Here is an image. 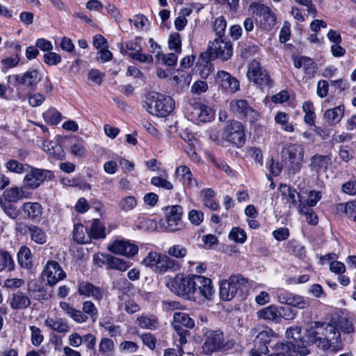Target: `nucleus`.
Masks as SVG:
<instances>
[{
  "label": "nucleus",
  "mask_w": 356,
  "mask_h": 356,
  "mask_svg": "<svg viewBox=\"0 0 356 356\" xmlns=\"http://www.w3.org/2000/svg\"><path fill=\"white\" fill-rule=\"evenodd\" d=\"M334 318L329 323L321 321H311L306 328L307 344H313L318 348L327 350L332 349L339 350L343 344L341 334L336 332Z\"/></svg>",
  "instance_id": "nucleus-1"
},
{
  "label": "nucleus",
  "mask_w": 356,
  "mask_h": 356,
  "mask_svg": "<svg viewBox=\"0 0 356 356\" xmlns=\"http://www.w3.org/2000/svg\"><path fill=\"white\" fill-rule=\"evenodd\" d=\"M143 107L152 115L165 117L174 110L175 102L170 97L152 92L147 95Z\"/></svg>",
  "instance_id": "nucleus-2"
},
{
  "label": "nucleus",
  "mask_w": 356,
  "mask_h": 356,
  "mask_svg": "<svg viewBox=\"0 0 356 356\" xmlns=\"http://www.w3.org/2000/svg\"><path fill=\"white\" fill-rule=\"evenodd\" d=\"M249 287L248 280L241 275H234L228 280H222L220 284V296L222 300H232L238 291H247Z\"/></svg>",
  "instance_id": "nucleus-3"
},
{
  "label": "nucleus",
  "mask_w": 356,
  "mask_h": 356,
  "mask_svg": "<svg viewBox=\"0 0 356 356\" xmlns=\"http://www.w3.org/2000/svg\"><path fill=\"white\" fill-rule=\"evenodd\" d=\"M205 335L203 349L208 354L218 350H229L234 345V341L225 338L220 330H209Z\"/></svg>",
  "instance_id": "nucleus-4"
},
{
  "label": "nucleus",
  "mask_w": 356,
  "mask_h": 356,
  "mask_svg": "<svg viewBox=\"0 0 356 356\" xmlns=\"http://www.w3.org/2000/svg\"><path fill=\"white\" fill-rule=\"evenodd\" d=\"M222 138L236 147H241L245 143V128L237 120L228 121L223 129Z\"/></svg>",
  "instance_id": "nucleus-5"
},
{
  "label": "nucleus",
  "mask_w": 356,
  "mask_h": 356,
  "mask_svg": "<svg viewBox=\"0 0 356 356\" xmlns=\"http://www.w3.org/2000/svg\"><path fill=\"white\" fill-rule=\"evenodd\" d=\"M192 275H184L183 274H177L167 284L169 289L177 296L186 300H192Z\"/></svg>",
  "instance_id": "nucleus-6"
},
{
  "label": "nucleus",
  "mask_w": 356,
  "mask_h": 356,
  "mask_svg": "<svg viewBox=\"0 0 356 356\" xmlns=\"http://www.w3.org/2000/svg\"><path fill=\"white\" fill-rule=\"evenodd\" d=\"M204 53L211 59L227 60L232 56V46L227 38L217 37L210 42L207 51Z\"/></svg>",
  "instance_id": "nucleus-7"
},
{
  "label": "nucleus",
  "mask_w": 356,
  "mask_h": 356,
  "mask_svg": "<svg viewBox=\"0 0 356 356\" xmlns=\"http://www.w3.org/2000/svg\"><path fill=\"white\" fill-rule=\"evenodd\" d=\"M247 77L260 88H269L273 83L267 70L261 66L260 63L255 60L250 62L248 65Z\"/></svg>",
  "instance_id": "nucleus-8"
},
{
  "label": "nucleus",
  "mask_w": 356,
  "mask_h": 356,
  "mask_svg": "<svg viewBox=\"0 0 356 356\" xmlns=\"http://www.w3.org/2000/svg\"><path fill=\"white\" fill-rule=\"evenodd\" d=\"M191 300L203 298L210 300L213 294L212 281L204 276L193 275Z\"/></svg>",
  "instance_id": "nucleus-9"
},
{
  "label": "nucleus",
  "mask_w": 356,
  "mask_h": 356,
  "mask_svg": "<svg viewBox=\"0 0 356 356\" xmlns=\"http://www.w3.org/2000/svg\"><path fill=\"white\" fill-rule=\"evenodd\" d=\"M250 8L257 17V24L261 29L270 31L275 25L276 16L268 6L254 1Z\"/></svg>",
  "instance_id": "nucleus-10"
},
{
  "label": "nucleus",
  "mask_w": 356,
  "mask_h": 356,
  "mask_svg": "<svg viewBox=\"0 0 356 356\" xmlns=\"http://www.w3.org/2000/svg\"><path fill=\"white\" fill-rule=\"evenodd\" d=\"M165 218L161 224L167 232H175L183 228V209L179 205H172L164 209Z\"/></svg>",
  "instance_id": "nucleus-11"
},
{
  "label": "nucleus",
  "mask_w": 356,
  "mask_h": 356,
  "mask_svg": "<svg viewBox=\"0 0 356 356\" xmlns=\"http://www.w3.org/2000/svg\"><path fill=\"white\" fill-rule=\"evenodd\" d=\"M286 337L289 340L290 349L300 355H306L309 353L307 340H304L301 334V329L298 326L291 327L286 331Z\"/></svg>",
  "instance_id": "nucleus-12"
},
{
  "label": "nucleus",
  "mask_w": 356,
  "mask_h": 356,
  "mask_svg": "<svg viewBox=\"0 0 356 356\" xmlns=\"http://www.w3.org/2000/svg\"><path fill=\"white\" fill-rule=\"evenodd\" d=\"M31 170L25 175L23 179L24 187L29 189L38 188L46 179H51L53 172L50 170H42L31 167Z\"/></svg>",
  "instance_id": "nucleus-13"
},
{
  "label": "nucleus",
  "mask_w": 356,
  "mask_h": 356,
  "mask_svg": "<svg viewBox=\"0 0 356 356\" xmlns=\"http://www.w3.org/2000/svg\"><path fill=\"white\" fill-rule=\"evenodd\" d=\"M42 276L49 286H54L66 277V273L57 261L49 260L42 272Z\"/></svg>",
  "instance_id": "nucleus-14"
},
{
  "label": "nucleus",
  "mask_w": 356,
  "mask_h": 356,
  "mask_svg": "<svg viewBox=\"0 0 356 356\" xmlns=\"http://www.w3.org/2000/svg\"><path fill=\"white\" fill-rule=\"evenodd\" d=\"M107 249L115 254L123 255L128 258L133 257L138 253V246L129 240L115 239L110 243Z\"/></svg>",
  "instance_id": "nucleus-15"
},
{
  "label": "nucleus",
  "mask_w": 356,
  "mask_h": 356,
  "mask_svg": "<svg viewBox=\"0 0 356 356\" xmlns=\"http://www.w3.org/2000/svg\"><path fill=\"white\" fill-rule=\"evenodd\" d=\"M286 149L288 154V161L293 172H298L302 165L305 150L302 145L297 143H289Z\"/></svg>",
  "instance_id": "nucleus-16"
},
{
  "label": "nucleus",
  "mask_w": 356,
  "mask_h": 356,
  "mask_svg": "<svg viewBox=\"0 0 356 356\" xmlns=\"http://www.w3.org/2000/svg\"><path fill=\"white\" fill-rule=\"evenodd\" d=\"M229 108L234 113L245 118L250 122L258 120L259 118V113L251 107L248 102L244 99L231 101Z\"/></svg>",
  "instance_id": "nucleus-17"
},
{
  "label": "nucleus",
  "mask_w": 356,
  "mask_h": 356,
  "mask_svg": "<svg viewBox=\"0 0 356 356\" xmlns=\"http://www.w3.org/2000/svg\"><path fill=\"white\" fill-rule=\"evenodd\" d=\"M191 120L197 122H207L214 118V111L210 107L200 102H195L188 108Z\"/></svg>",
  "instance_id": "nucleus-18"
},
{
  "label": "nucleus",
  "mask_w": 356,
  "mask_h": 356,
  "mask_svg": "<svg viewBox=\"0 0 356 356\" xmlns=\"http://www.w3.org/2000/svg\"><path fill=\"white\" fill-rule=\"evenodd\" d=\"M215 81L225 91L234 93L239 90V81L226 71L220 70L215 76Z\"/></svg>",
  "instance_id": "nucleus-19"
},
{
  "label": "nucleus",
  "mask_w": 356,
  "mask_h": 356,
  "mask_svg": "<svg viewBox=\"0 0 356 356\" xmlns=\"http://www.w3.org/2000/svg\"><path fill=\"white\" fill-rule=\"evenodd\" d=\"M78 293L80 296L85 297H92L95 300H102L105 292L103 289L95 286L88 282H81L78 285Z\"/></svg>",
  "instance_id": "nucleus-20"
},
{
  "label": "nucleus",
  "mask_w": 356,
  "mask_h": 356,
  "mask_svg": "<svg viewBox=\"0 0 356 356\" xmlns=\"http://www.w3.org/2000/svg\"><path fill=\"white\" fill-rule=\"evenodd\" d=\"M31 197V193L26 192L24 186H14L5 190L0 200L8 202L15 203L23 199H28Z\"/></svg>",
  "instance_id": "nucleus-21"
},
{
  "label": "nucleus",
  "mask_w": 356,
  "mask_h": 356,
  "mask_svg": "<svg viewBox=\"0 0 356 356\" xmlns=\"http://www.w3.org/2000/svg\"><path fill=\"white\" fill-rule=\"evenodd\" d=\"M8 303L13 309L24 310L29 307L31 300L28 295L21 291H17L11 294Z\"/></svg>",
  "instance_id": "nucleus-22"
},
{
  "label": "nucleus",
  "mask_w": 356,
  "mask_h": 356,
  "mask_svg": "<svg viewBox=\"0 0 356 356\" xmlns=\"http://www.w3.org/2000/svg\"><path fill=\"white\" fill-rule=\"evenodd\" d=\"M330 163L331 157L330 155L316 154L311 157L309 167L312 170L317 173L325 172Z\"/></svg>",
  "instance_id": "nucleus-23"
},
{
  "label": "nucleus",
  "mask_w": 356,
  "mask_h": 356,
  "mask_svg": "<svg viewBox=\"0 0 356 356\" xmlns=\"http://www.w3.org/2000/svg\"><path fill=\"white\" fill-rule=\"evenodd\" d=\"M280 192L282 195V200L289 204V207H298V200L300 199V194L293 188L286 184H281Z\"/></svg>",
  "instance_id": "nucleus-24"
},
{
  "label": "nucleus",
  "mask_w": 356,
  "mask_h": 356,
  "mask_svg": "<svg viewBox=\"0 0 356 356\" xmlns=\"http://www.w3.org/2000/svg\"><path fill=\"white\" fill-rule=\"evenodd\" d=\"M174 330L183 329V327L192 329L195 327V321L191 318L188 314L181 312H175L173 314V322L172 323Z\"/></svg>",
  "instance_id": "nucleus-25"
},
{
  "label": "nucleus",
  "mask_w": 356,
  "mask_h": 356,
  "mask_svg": "<svg viewBox=\"0 0 356 356\" xmlns=\"http://www.w3.org/2000/svg\"><path fill=\"white\" fill-rule=\"evenodd\" d=\"M27 291L30 296L36 300L47 299V293L44 286L36 280H32L29 282Z\"/></svg>",
  "instance_id": "nucleus-26"
},
{
  "label": "nucleus",
  "mask_w": 356,
  "mask_h": 356,
  "mask_svg": "<svg viewBox=\"0 0 356 356\" xmlns=\"http://www.w3.org/2000/svg\"><path fill=\"white\" fill-rule=\"evenodd\" d=\"M41 80L42 76L39 72L36 70L30 69L22 75L21 85L31 90H35Z\"/></svg>",
  "instance_id": "nucleus-27"
},
{
  "label": "nucleus",
  "mask_w": 356,
  "mask_h": 356,
  "mask_svg": "<svg viewBox=\"0 0 356 356\" xmlns=\"http://www.w3.org/2000/svg\"><path fill=\"white\" fill-rule=\"evenodd\" d=\"M21 210L25 217L31 220L39 218L42 213V207L38 202H25L22 205Z\"/></svg>",
  "instance_id": "nucleus-28"
},
{
  "label": "nucleus",
  "mask_w": 356,
  "mask_h": 356,
  "mask_svg": "<svg viewBox=\"0 0 356 356\" xmlns=\"http://www.w3.org/2000/svg\"><path fill=\"white\" fill-rule=\"evenodd\" d=\"M179 263L170 258L169 255L160 254L156 272L164 273L169 270L176 271L179 269Z\"/></svg>",
  "instance_id": "nucleus-29"
},
{
  "label": "nucleus",
  "mask_w": 356,
  "mask_h": 356,
  "mask_svg": "<svg viewBox=\"0 0 356 356\" xmlns=\"http://www.w3.org/2000/svg\"><path fill=\"white\" fill-rule=\"evenodd\" d=\"M257 316L259 318L264 319L265 321H273L275 323L280 322L278 307L273 305L259 310L257 312Z\"/></svg>",
  "instance_id": "nucleus-30"
},
{
  "label": "nucleus",
  "mask_w": 356,
  "mask_h": 356,
  "mask_svg": "<svg viewBox=\"0 0 356 356\" xmlns=\"http://www.w3.org/2000/svg\"><path fill=\"white\" fill-rule=\"evenodd\" d=\"M44 325L59 333H66L70 330L67 322L61 318L48 317L44 321Z\"/></svg>",
  "instance_id": "nucleus-31"
},
{
  "label": "nucleus",
  "mask_w": 356,
  "mask_h": 356,
  "mask_svg": "<svg viewBox=\"0 0 356 356\" xmlns=\"http://www.w3.org/2000/svg\"><path fill=\"white\" fill-rule=\"evenodd\" d=\"M344 113L343 106H338L325 111L324 118L330 125H335L342 119Z\"/></svg>",
  "instance_id": "nucleus-32"
},
{
  "label": "nucleus",
  "mask_w": 356,
  "mask_h": 356,
  "mask_svg": "<svg viewBox=\"0 0 356 356\" xmlns=\"http://www.w3.org/2000/svg\"><path fill=\"white\" fill-rule=\"evenodd\" d=\"M210 58L207 54H201L198 60L199 65V73L202 78L206 79L209 74L213 71L214 67L212 63L210 61Z\"/></svg>",
  "instance_id": "nucleus-33"
},
{
  "label": "nucleus",
  "mask_w": 356,
  "mask_h": 356,
  "mask_svg": "<svg viewBox=\"0 0 356 356\" xmlns=\"http://www.w3.org/2000/svg\"><path fill=\"white\" fill-rule=\"evenodd\" d=\"M73 238L78 243H88L91 241L90 232L86 227L81 224L74 225Z\"/></svg>",
  "instance_id": "nucleus-34"
},
{
  "label": "nucleus",
  "mask_w": 356,
  "mask_h": 356,
  "mask_svg": "<svg viewBox=\"0 0 356 356\" xmlns=\"http://www.w3.org/2000/svg\"><path fill=\"white\" fill-rule=\"evenodd\" d=\"M43 149L49 154L56 159H62L65 156V152L62 147L54 141H45L42 144Z\"/></svg>",
  "instance_id": "nucleus-35"
},
{
  "label": "nucleus",
  "mask_w": 356,
  "mask_h": 356,
  "mask_svg": "<svg viewBox=\"0 0 356 356\" xmlns=\"http://www.w3.org/2000/svg\"><path fill=\"white\" fill-rule=\"evenodd\" d=\"M18 263L24 268L29 269L33 266V259L31 250L26 246L21 247L18 254Z\"/></svg>",
  "instance_id": "nucleus-36"
},
{
  "label": "nucleus",
  "mask_w": 356,
  "mask_h": 356,
  "mask_svg": "<svg viewBox=\"0 0 356 356\" xmlns=\"http://www.w3.org/2000/svg\"><path fill=\"white\" fill-rule=\"evenodd\" d=\"M140 40V38H136L134 40L126 42L125 46L124 43L120 42L118 43L117 47L122 54H127L128 51L130 53H137L142 51Z\"/></svg>",
  "instance_id": "nucleus-37"
},
{
  "label": "nucleus",
  "mask_w": 356,
  "mask_h": 356,
  "mask_svg": "<svg viewBox=\"0 0 356 356\" xmlns=\"http://www.w3.org/2000/svg\"><path fill=\"white\" fill-rule=\"evenodd\" d=\"M5 167L8 172L17 175L26 172L27 169L31 168L29 165L20 163L17 160L13 159H8L6 162Z\"/></svg>",
  "instance_id": "nucleus-38"
},
{
  "label": "nucleus",
  "mask_w": 356,
  "mask_h": 356,
  "mask_svg": "<svg viewBox=\"0 0 356 356\" xmlns=\"http://www.w3.org/2000/svg\"><path fill=\"white\" fill-rule=\"evenodd\" d=\"M203 195L204 205L213 211H216L218 209V204L214 200L215 192L211 188H206L201 191Z\"/></svg>",
  "instance_id": "nucleus-39"
},
{
  "label": "nucleus",
  "mask_w": 356,
  "mask_h": 356,
  "mask_svg": "<svg viewBox=\"0 0 356 356\" xmlns=\"http://www.w3.org/2000/svg\"><path fill=\"white\" fill-rule=\"evenodd\" d=\"M137 324L143 329L155 330L158 327L159 321L154 316H141L138 318Z\"/></svg>",
  "instance_id": "nucleus-40"
},
{
  "label": "nucleus",
  "mask_w": 356,
  "mask_h": 356,
  "mask_svg": "<svg viewBox=\"0 0 356 356\" xmlns=\"http://www.w3.org/2000/svg\"><path fill=\"white\" fill-rule=\"evenodd\" d=\"M28 231L32 241L38 244H44L47 242V235L44 231L35 225L29 226Z\"/></svg>",
  "instance_id": "nucleus-41"
},
{
  "label": "nucleus",
  "mask_w": 356,
  "mask_h": 356,
  "mask_svg": "<svg viewBox=\"0 0 356 356\" xmlns=\"http://www.w3.org/2000/svg\"><path fill=\"white\" fill-rule=\"evenodd\" d=\"M298 209L300 214L305 216L306 221L309 224L312 225H316L318 224V218L311 208L307 207V205L304 204H299Z\"/></svg>",
  "instance_id": "nucleus-42"
},
{
  "label": "nucleus",
  "mask_w": 356,
  "mask_h": 356,
  "mask_svg": "<svg viewBox=\"0 0 356 356\" xmlns=\"http://www.w3.org/2000/svg\"><path fill=\"white\" fill-rule=\"evenodd\" d=\"M89 232L91 238L101 239L106 237L105 227L97 219L93 220Z\"/></svg>",
  "instance_id": "nucleus-43"
},
{
  "label": "nucleus",
  "mask_w": 356,
  "mask_h": 356,
  "mask_svg": "<svg viewBox=\"0 0 356 356\" xmlns=\"http://www.w3.org/2000/svg\"><path fill=\"white\" fill-rule=\"evenodd\" d=\"M275 121L284 131L293 132L294 131V127L289 122V115L286 113L279 112L275 117Z\"/></svg>",
  "instance_id": "nucleus-44"
},
{
  "label": "nucleus",
  "mask_w": 356,
  "mask_h": 356,
  "mask_svg": "<svg viewBox=\"0 0 356 356\" xmlns=\"http://www.w3.org/2000/svg\"><path fill=\"white\" fill-rule=\"evenodd\" d=\"M129 267V263L124 259L113 256L108 257V268L120 271H125Z\"/></svg>",
  "instance_id": "nucleus-45"
},
{
  "label": "nucleus",
  "mask_w": 356,
  "mask_h": 356,
  "mask_svg": "<svg viewBox=\"0 0 356 356\" xmlns=\"http://www.w3.org/2000/svg\"><path fill=\"white\" fill-rule=\"evenodd\" d=\"M175 175L183 181L184 183L193 184V175L190 169L186 165H181L176 169Z\"/></svg>",
  "instance_id": "nucleus-46"
},
{
  "label": "nucleus",
  "mask_w": 356,
  "mask_h": 356,
  "mask_svg": "<svg viewBox=\"0 0 356 356\" xmlns=\"http://www.w3.org/2000/svg\"><path fill=\"white\" fill-rule=\"evenodd\" d=\"M44 120L51 124H57L61 121V114L54 108H50L43 113Z\"/></svg>",
  "instance_id": "nucleus-47"
},
{
  "label": "nucleus",
  "mask_w": 356,
  "mask_h": 356,
  "mask_svg": "<svg viewBox=\"0 0 356 356\" xmlns=\"http://www.w3.org/2000/svg\"><path fill=\"white\" fill-rule=\"evenodd\" d=\"M334 325L336 329L337 327L341 332L346 334H350L355 331L352 321L346 318H340L337 321L334 320Z\"/></svg>",
  "instance_id": "nucleus-48"
},
{
  "label": "nucleus",
  "mask_w": 356,
  "mask_h": 356,
  "mask_svg": "<svg viewBox=\"0 0 356 356\" xmlns=\"http://www.w3.org/2000/svg\"><path fill=\"white\" fill-rule=\"evenodd\" d=\"M168 47L171 50H174L175 53L180 54L181 51V40L180 34L175 32L169 35Z\"/></svg>",
  "instance_id": "nucleus-49"
},
{
  "label": "nucleus",
  "mask_w": 356,
  "mask_h": 356,
  "mask_svg": "<svg viewBox=\"0 0 356 356\" xmlns=\"http://www.w3.org/2000/svg\"><path fill=\"white\" fill-rule=\"evenodd\" d=\"M341 209H343L346 216L356 222V201H350L346 204H341L339 206Z\"/></svg>",
  "instance_id": "nucleus-50"
},
{
  "label": "nucleus",
  "mask_w": 356,
  "mask_h": 356,
  "mask_svg": "<svg viewBox=\"0 0 356 356\" xmlns=\"http://www.w3.org/2000/svg\"><path fill=\"white\" fill-rule=\"evenodd\" d=\"M160 254L156 252H150L143 259V263L145 266L149 267L156 272L159 264Z\"/></svg>",
  "instance_id": "nucleus-51"
},
{
  "label": "nucleus",
  "mask_w": 356,
  "mask_h": 356,
  "mask_svg": "<svg viewBox=\"0 0 356 356\" xmlns=\"http://www.w3.org/2000/svg\"><path fill=\"white\" fill-rule=\"evenodd\" d=\"M229 238L236 243H243L247 239V235L243 229L236 227L232 229L229 234Z\"/></svg>",
  "instance_id": "nucleus-52"
},
{
  "label": "nucleus",
  "mask_w": 356,
  "mask_h": 356,
  "mask_svg": "<svg viewBox=\"0 0 356 356\" xmlns=\"http://www.w3.org/2000/svg\"><path fill=\"white\" fill-rule=\"evenodd\" d=\"M0 206L4 213L11 219H15L18 216L19 211L11 202L0 200Z\"/></svg>",
  "instance_id": "nucleus-53"
},
{
  "label": "nucleus",
  "mask_w": 356,
  "mask_h": 356,
  "mask_svg": "<svg viewBox=\"0 0 356 356\" xmlns=\"http://www.w3.org/2000/svg\"><path fill=\"white\" fill-rule=\"evenodd\" d=\"M31 331V341L34 346H39L44 340V336L42 334L41 330L34 325L29 327Z\"/></svg>",
  "instance_id": "nucleus-54"
},
{
  "label": "nucleus",
  "mask_w": 356,
  "mask_h": 356,
  "mask_svg": "<svg viewBox=\"0 0 356 356\" xmlns=\"http://www.w3.org/2000/svg\"><path fill=\"white\" fill-rule=\"evenodd\" d=\"M273 335V331L271 330H265L261 331L256 337L254 343L255 346H259L264 344L267 346L270 341V337Z\"/></svg>",
  "instance_id": "nucleus-55"
},
{
  "label": "nucleus",
  "mask_w": 356,
  "mask_h": 356,
  "mask_svg": "<svg viewBox=\"0 0 356 356\" xmlns=\"http://www.w3.org/2000/svg\"><path fill=\"white\" fill-rule=\"evenodd\" d=\"M168 254L170 257H175L177 259H182L186 257L187 250L181 245H174L168 248Z\"/></svg>",
  "instance_id": "nucleus-56"
},
{
  "label": "nucleus",
  "mask_w": 356,
  "mask_h": 356,
  "mask_svg": "<svg viewBox=\"0 0 356 356\" xmlns=\"http://www.w3.org/2000/svg\"><path fill=\"white\" fill-rule=\"evenodd\" d=\"M14 261L10 254L8 252H3L0 254V271L5 268L8 270L14 269Z\"/></svg>",
  "instance_id": "nucleus-57"
},
{
  "label": "nucleus",
  "mask_w": 356,
  "mask_h": 356,
  "mask_svg": "<svg viewBox=\"0 0 356 356\" xmlns=\"http://www.w3.org/2000/svg\"><path fill=\"white\" fill-rule=\"evenodd\" d=\"M227 22L224 17L220 16L213 23V30L217 37H225Z\"/></svg>",
  "instance_id": "nucleus-58"
},
{
  "label": "nucleus",
  "mask_w": 356,
  "mask_h": 356,
  "mask_svg": "<svg viewBox=\"0 0 356 356\" xmlns=\"http://www.w3.org/2000/svg\"><path fill=\"white\" fill-rule=\"evenodd\" d=\"M296 294L286 291H281L277 293V300L281 304H286L292 306Z\"/></svg>",
  "instance_id": "nucleus-59"
},
{
  "label": "nucleus",
  "mask_w": 356,
  "mask_h": 356,
  "mask_svg": "<svg viewBox=\"0 0 356 356\" xmlns=\"http://www.w3.org/2000/svg\"><path fill=\"white\" fill-rule=\"evenodd\" d=\"M278 311L280 313V321L282 318L286 321L293 320L298 314L296 310L289 307H278Z\"/></svg>",
  "instance_id": "nucleus-60"
},
{
  "label": "nucleus",
  "mask_w": 356,
  "mask_h": 356,
  "mask_svg": "<svg viewBox=\"0 0 356 356\" xmlns=\"http://www.w3.org/2000/svg\"><path fill=\"white\" fill-rule=\"evenodd\" d=\"M150 183L154 186L160 187L165 190L170 191L173 188V185L170 181L161 177H153L150 180Z\"/></svg>",
  "instance_id": "nucleus-61"
},
{
  "label": "nucleus",
  "mask_w": 356,
  "mask_h": 356,
  "mask_svg": "<svg viewBox=\"0 0 356 356\" xmlns=\"http://www.w3.org/2000/svg\"><path fill=\"white\" fill-rule=\"evenodd\" d=\"M82 310L83 314L86 316L89 315L91 318H97L98 309L95 304L90 300H86L83 302Z\"/></svg>",
  "instance_id": "nucleus-62"
},
{
  "label": "nucleus",
  "mask_w": 356,
  "mask_h": 356,
  "mask_svg": "<svg viewBox=\"0 0 356 356\" xmlns=\"http://www.w3.org/2000/svg\"><path fill=\"white\" fill-rule=\"evenodd\" d=\"M137 204V201L134 196H127L123 198L120 203V207L122 211H128L134 209Z\"/></svg>",
  "instance_id": "nucleus-63"
},
{
  "label": "nucleus",
  "mask_w": 356,
  "mask_h": 356,
  "mask_svg": "<svg viewBox=\"0 0 356 356\" xmlns=\"http://www.w3.org/2000/svg\"><path fill=\"white\" fill-rule=\"evenodd\" d=\"M289 350V345L283 343H277L273 349V353L268 356H291Z\"/></svg>",
  "instance_id": "nucleus-64"
}]
</instances>
